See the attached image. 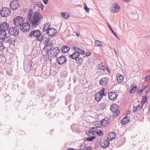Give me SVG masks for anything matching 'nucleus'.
<instances>
[{
  "mask_svg": "<svg viewBox=\"0 0 150 150\" xmlns=\"http://www.w3.org/2000/svg\"><path fill=\"white\" fill-rule=\"evenodd\" d=\"M33 14L32 9H30L27 20L28 22H30L33 26L36 27L39 25L43 17L42 15L38 12L35 13L33 16Z\"/></svg>",
  "mask_w": 150,
  "mask_h": 150,
  "instance_id": "f257e3e1",
  "label": "nucleus"
},
{
  "mask_svg": "<svg viewBox=\"0 0 150 150\" xmlns=\"http://www.w3.org/2000/svg\"><path fill=\"white\" fill-rule=\"evenodd\" d=\"M30 37L33 36L37 38V40L41 42L44 40L45 38L43 35L41 34L39 30H33L31 31L29 35Z\"/></svg>",
  "mask_w": 150,
  "mask_h": 150,
  "instance_id": "f03ea898",
  "label": "nucleus"
},
{
  "mask_svg": "<svg viewBox=\"0 0 150 150\" xmlns=\"http://www.w3.org/2000/svg\"><path fill=\"white\" fill-rule=\"evenodd\" d=\"M45 45L44 48V50L46 52H48L53 46V42L49 38H45Z\"/></svg>",
  "mask_w": 150,
  "mask_h": 150,
  "instance_id": "7ed1b4c3",
  "label": "nucleus"
},
{
  "mask_svg": "<svg viewBox=\"0 0 150 150\" xmlns=\"http://www.w3.org/2000/svg\"><path fill=\"white\" fill-rule=\"evenodd\" d=\"M24 19L23 17L20 16H16L13 21L14 25L16 26H20L23 23Z\"/></svg>",
  "mask_w": 150,
  "mask_h": 150,
  "instance_id": "20e7f679",
  "label": "nucleus"
},
{
  "mask_svg": "<svg viewBox=\"0 0 150 150\" xmlns=\"http://www.w3.org/2000/svg\"><path fill=\"white\" fill-rule=\"evenodd\" d=\"M11 10L8 8H3L1 11V15L2 17H7L11 13Z\"/></svg>",
  "mask_w": 150,
  "mask_h": 150,
  "instance_id": "39448f33",
  "label": "nucleus"
},
{
  "mask_svg": "<svg viewBox=\"0 0 150 150\" xmlns=\"http://www.w3.org/2000/svg\"><path fill=\"white\" fill-rule=\"evenodd\" d=\"M30 29V24L28 22L23 23L20 27V30L24 32L28 31Z\"/></svg>",
  "mask_w": 150,
  "mask_h": 150,
  "instance_id": "423d86ee",
  "label": "nucleus"
},
{
  "mask_svg": "<svg viewBox=\"0 0 150 150\" xmlns=\"http://www.w3.org/2000/svg\"><path fill=\"white\" fill-rule=\"evenodd\" d=\"M8 33L10 35L16 36L18 34L19 30L15 27H11L9 29Z\"/></svg>",
  "mask_w": 150,
  "mask_h": 150,
  "instance_id": "0eeeda50",
  "label": "nucleus"
},
{
  "mask_svg": "<svg viewBox=\"0 0 150 150\" xmlns=\"http://www.w3.org/2000/svg\"><path fill=\"white\" fill-rule=\"evenodd\" d=\"M118 106L116 104H113L110 107V109L115 114L116 116H114L113 115V117H115L116 116L118 115V113L120 112L119 110H117Z\"/></svg>",
  "mask_w": 150,
  "mask_h": 150,
  "instance_id": "6e6552de",
  "label": "nucleus"
},
{
  "mask_svg": "<svg viewBox=\"0 0 150 150\" xmlns=\"http://www.w3.org/2000/svg\"><path fill=\"white\" fill-rule=\"evenodd\" d=\"M18 1L17 0L13 1L10 4V6L12 9L15 10L19 7Z\"/></svg>",
  "mask_w": 150,
  "mask_h": 150,
  "instance_id": "1a4fd4ad",
  "label": "nucleus"
},
{
  "mask_svg": "<svg viewBox=\"0 0 150 150\" xmlns=\"http://www.w3.org/2000/svg\"><path fill=\"white\" fill-rule=\"evenodd\" d=\"M0 28V29L6 31L9 29L10 26L9 24L8 23L6 22H3L1 23Z\"/></svg>",
  "mask_w": 150,
  "mask_h": 150,
  "instance_id": "9d476101",
  "label": "nucleus"
},
{
  "mask_svg": "<svg viewBox=\"0 0 150 150\" xmlns=\"http://www.w3.org/2000/svg\"><path fill=\"white\" fill-rule=\"evenodd\" d=\"M118 96V94L116 92L111 91L108 93L109 98L111 100H113L115 99Z\"/></svg>",
  "mask_w": 150,
  "mask_h": 150,
  "instance_id": "9b49d317",
  "label": "nucleus"
},
{
  "mask_svg": "<svg viewBox=\"0 0 150 150\" xmlns=\"http://www.w3.org/2000/svg\"><path fill=\"white\" fill-rule=\"evenodd\" d=\"M50 51V53L52 55L56 56L59 53L60 49L59 47H54V48H52Z\"/></svg>",
  "mask_w": 150,
  "mask_h": 150,
  "instance_id": "f8f14e48",
  "label": "nucleus"
},
{
  "mask_svg": "<svg viewBox=\"0 0 150 150\" xmlns=\"http://www.w3.org/2000/svg\"><path fill=\"white\" fill-rule=\"evenodd\" d=\"M56 30L53 28H51L47 31V34L49 36L53 37L56 35Z\"/></svg>",
  "mask_w": 150,
  "mask_h": 150,
  "instance_id": "ddd939ff",
  "label": "nucleus"
},
{
  "mask_svg": "<svg viewBox=\"0 0 150 150\" xmlns=\"http://www.w3.org/2000/svg\"><path fill=\"white\" fill-rule=\"evenodd\" d=\"M120 6L117 4L112 5L111 8V11L113 13L118 12L119 11Z\"/></svg>",
  "mask_w": 150,
  "mask_h": 150,
  "instance_id": "4468645a",
  "label": "nucleus"
},
{
  "mask_svg": "<svg viewBox=\"0 0 150 150\" xmlns=\"http://www.w3.org/2000/svg\"><path fill=\"white\" fill-rule=\"evenodd\" d=\"M67 61V58L64 56H61L57 59L58 63L60 64H62L64 63Z\"/></svg>",
  "mask_w": 150,
  "mask_h": 150,
  "instance_id": "2eb2a0df",
  "label": "nucleus"
},
{
  "mask_svg": "<svg viewBox=\"0 0 150 150\" xmlns=\"http://www.w3.org/2000/svg\"><path fill=\"white\" fill-rule=\"evenodd\" d=\"M108 83V79L106 77L102 78L100 80V84L102 86H106Z\"/></svg>",
  "mask_w": 150,
  "mask_h": 150,
  "instance_id": "dca6fc26",
  "label": "nucleus"
},
{
  "mask_svg": "<svg viewBox=\"0 0 150 150\" xmlns=\"http://www.w3.org/2000/svg\"><path fill=\"white\" fill-rule=\"evenodd\" d=\"M7 35L6 33L5 30L0 29V39L3 40L5 39Z\"/></svg>",
  "mask_w": 150,
  "mask_h": 150,
  "instance_id": "f3484780",
  "label": "nucleus"
},
{
  "mask_svg": "<svg viewBox=\"0 0 150 150\" xmlns=\"http://www.w3.org/2000/svg\"><path fill=\"white\" fill-rule=\"evenodd\" d=\"M110 144V142L108 140H106L104 141L100 144V146L103 148H106L108 147Z\"/></svg>",
  "mask_w": 150,
  "mask_h": 150,
  "instance_id": "a211bd4d",
  "label": "nucleus"
},
{
  "mask_svg": "<svg viewBox=\"0 0 150 150\" xmlns=\"http://www.w3.org/2000/svg\"><path fill=\"white\" fill-rule=\"evenodd\" d=\"M116 136V134L114 132H110L108 134V136L107 138L109 140H111L115 138Z\"/></svg>",
  "mask_w": 150,
  "mask_h": 150,
  "instance_id": "6ab92c4d",
  "label": "nucleus"
},
{
  "mask_svg": "<svg viewBox=\"0 0 150 150\" xmlns=\"http://www.w3.org/2000/svg\"><path fill=\"white\" fill-rule=\"evenodd\" d=\"M129 117L127 116L124 117L121 120V122L123 125H126L128 123L129 121Z\"/></svg>",
  "mask_w": 150,
  "mask_h": 150,
  "instance_id": "aec40b11",
  "label": "nucleus"
},
{
  "mask_svg": "<svg viewBox=\"0 0 150 150\" xmlns=\"http://www.w3.org/2000/svg\"><path fill=\"white\" fill-rule=\"evenodd\" d=\"M109 119L108 118H105L103 120L101 121V124L103 125V126H106L109 123Z\"/></svg>",
  "mask_w": 150,
  "mask_h": 150,
  "instance_id": "412c9836",
  "label": "nucleus"
},
{
  "mask_svg": "<svg viewBox=\"0 0 150 150\" xmlns=\"http://www.w3.org/2000/svg\"><path fill=\"white\" fill-rule=\"evenodd\" d=\"M79 56V53L78 52H74L72 54H71L70 56V57L72 59H76Z\"/></svg>",
  "mask_w": 150,
  "mask_h": 150,
  "instance_id": "4be33fe9",
  "label": "nucleus"
},
{
  "mask_svg": "<svg viewBox=\"0 0 150 150\" xmlns=\"http://www.w3.org/2000/svg\"><path fill=\"white\" fill-rule=\"evenodd\" d=\"M102 97V95L100 93H96L95 95V99L96 101H99Z\"/></svg>",
  "mask_w": 150,
  "mask_h": 150,
  "instance_id": "5701e85b",
  "label": "nucleus"
},
{
  "mask_svg": "<svg viewBox=\"0 0 150 150\" xmlns=\"http://www.w3.org/2000/svg\"><path fill=\"white\" fill-rule=\"evenodd\" d=\"M69 50V47L67 46H64L62 47L61 48V51L63 53L67 52Z\"/></svg>",
  "mask_w": 150,
  "mask_h": 150,
  "instance_id": "b1692460",
  "label": "nucleus"
},
{
  "mask_svg": "<svg viewBox=\"0 0 150 150\" xmlns=\"http://www.w3.org/2000/svg\"><path fill=\"white\" fill-rule=\"evenodd\" d=\"M123 79V77L122 75L120 74H117V80L118 82L121 83L122 82Z\"/></svg>",
  "mask_w": 150,
  "mask_h": 150,
  "instance_id": "393cba45",
  "label": "nucleus"
},
{
  "mask_svg": "<svg viewBox=\"0 0 150 150\" xmlns=\"http://www.w3.org/2000/svg\"><path fill=\"white\" fill-rule=\"evenodd\" d=\"M50 25L49 23H46L44 25V27L43 28V31H48V30L50 29Z\"/></svg>",
  "mask_w": 150,
  "mask_h": 150,
  "instance_id": "a878e982",
  "label": "nucleus"
},
{
  "mask_svg": "<svg viewBox=\"0 0 150 150\" xmlns=\"http://www.w3.org/2000/svg\"><path fill=\"white\" fill-rule=\"evenodd\" d=\"M34 4L35 6H37L38 7L40 8L42 11L43 10V5L42 3L40 2H34Z\"/></svg>",
  "mask_w": 150,
  "mask_h": 150,
  "instance_id": "bb28decb",
  "label": "nucleus"
},
{
  "mask_svg": "<svg viewBox=\"0 0 150 150\" xmlns=\"http://www.w3.org/2000/svg\"><path fill=\"white\" fill-rule=\"evenodd\" d=\"M52 55L51 53L50 54L49 53H47L45 56V57L46 58V61H48L51 60L52 59Z\"/></svg>",
  "mask_w": 150,
  "mask_h": 150,
  "instance_id": "cd10ccee",
  "label": "nucleus"
},
{
  "mask_svg": "<svg viewBox=\"0 0 150 150\" xmlns=\"http://www.w3.org/2000/svg\"><path fill=\"white\" fill-rule=\"evenodd\" d=\"M93 130V129L91 128L89 129L87 135L89 136H91V135L94 134L95 133Z\"/></svg>",
  "mask_w": 150,
  "mask_h": 150,
  "instance_id": "c85d7f7f",
  "label": "nucleus"
},
{
  "mask_svg": "<svg viewBox=\"0 0 150 150\" xmlns=\"http://www.w3.org/2000/svg\"><path fill=\"white\" fill-rule=\"evenodd\" d=\"M147 100V97L146 96H145L143 99H142L141 101V103L142 104V106L141 108H142V106H143L144 104L146 102Z\"/></svg>",
  "mask_w": 150,
  "mask_h": 150,
  "instance_id": "c756f323",
  "label": "nucleus"
},
{
  "mask_svg": "<svg viewBox=\"0 0 150 150\" xmlns=\"http://www.w3.org/2000/svg\"><path fill=\"white\" fill-rule=\"evenodd\" d=\"M61 15L65 19L68 18L69 17V15H67L66 13H61Z\"/></svg>",
  "mask_w": 150,
  "mask_h": 150,
  "instance_id": "7c9ffc66",
  "label": "nucleus"
},
{
  "mask_svg": "<svg viewBox=\"0 0 150 150\" xmlns=\"http://www.w3.org/2000/svg\"><path fill=\"white\" fill-rule=\"evenodd\" d=\"M95 43L96 46H102L101 42L98 40H96Z\"/></svg>",
  "mask_w": 150,
  "mask_h": 150,
  "instance_id": "2f4dec72",
  "label": "nucleus"
},
{
  "mask_svg": "<svg viewBox=\"0 0 150 150\" xmlns=\"http://www.w3.org/2000/svg\"><path fill=\"white\" fill-rule=\"evenodd\" d=\"M140 107V105H137L135 107L134 106L133 107V112H136Z\"/></svg>",
  "mask_w": 150,
  "mask_h": 150,
  "instance_id": "473e14b6",
  "label": "nucleus"
},
{
  "mask_svg": "<svg viewBox=\"0 0 150 150\" xmlns=\"http://www.w3.org/2000/svg\"><path fill=\"white\" fill-rule=\"evenodd\" d=\"M83 7L84 8L86 12L87 13H89V9L85 3H83Z\"/></svg>",
  "mask_w": 150,
  "mask_h": 150,
  "instance_id": "72a5a7b5",
  "label": "nucleus"
},
{
  "mask_svg": "<svg viewBox=\"0 0 150 150\" xmlns=\"http://www.w3.org/2000/svg\"><path fill=\"white\" fill-rule=\"evenodd\" d=\"M131 90L130 91V92H131V91H135L136 89L137 88V87L136 85H134V84H133L131 85Z\"/></svg>",
  "mask_w": 150,
  "mask_h": 150,
  "instance_id": "f704fd0d",
  "label": "nucleus"
},
{
  "mask_svg": "<svg viewBox=\"0 0 150 150\" xmlns=\"http://www.w3.org/2000/svg\"><path fill=\"white\" fill-rule=\"evenodd\" d=\"M95 136H92L89 137H88L86 138V140L89 142H91L95 138Z\"/></svg>",
  "mask_w": 150,
  "mask_h": 150,
  "instance_id": "c9c22d12",
  "label": "nucleus"
},
{
  "mask_svg": "<svg viewBox=\"0 0 150 150\" xmlns=\"http://www.w3.org/2000/svg\"><path fill=\"white\" fill-rule=\"evenodd\" d=\"M108 24V26L109 27V28H110V30H111L112 32L113 33V34H114V35L116 37V38H118V36L116 34V33L114 32V31L112 29V28H111V27L110 26V25L109 24Z\"/></svg>",
  "mask_w": 150,
  "mask_h": 150,
  "instance_id": "e433bc0d",
  "label": "nucleus"
},
{
  "mask_svg": "<svg viewBox=\"0 0 150 150\" xmlns=\"http://www.w3.org/2000/svg\"><path fill=\"white\" fill-rule=\"evenodd\" d=\"M149 86L146 85L145 86L144 88H143V89H142L141 90H138L137 91V93L138 94H140L141 92L144 90V89H146V88H147V87H148Z\"/></svg>",
  "mask_w": 150,
  "mask_h": 150,
  "instance_id": "4c0bfd02",
  "label": "nucleus"
},
{
  "mask_svg": "<svg viewBox=\"0 0 150 150\" xmlns=\"http://www.w3.org/2000/svg\"><path fill=\"white\" fill-rule=\"evenodd\" d=\"M96 133L98 135L100 136H101L103 135V132L100 130H99L97 132H96Z\"/></svg>",
  "mask_w": 150,
  "mask_h": 150,
  "instance_id": "58836bf2",
  "label": "nucleus"
},
{
  "mask_svg": "<svg viewBox=\"0 0 150 150\" xmlns=\"http://www.w3.org/2000/svg\"><path fill=\"white\" fill-rule=\"evenodd\" d=\"M78 53H79V54L80 53H81V54L83 55L85 53V51L83 50H82L80 49L79 50H78Z\"/></svg>",
  "mask_w": 150,
  "mask_h": 150,
  "instance_id": "ea45409f",
  "label": "nucleus"
},
{
  "mask_svg": "<svg viewBox=\"0 0 150 150\" xmlns=\"http://www.w3.org/2000/svg\"><path fill=\"white\" fill-rule=\"evenodd\" d=\"M98 69L100 70H104V67L102 65H100V64H98L97 66Z\"/></svg>",
  "mask_w": 150,
  "mask_h": 150,
  "instance_id": "a19ab883",
  "label": "nucleus"
},
{
  "mask_svg": "<svg viewBox=\"0 0 150 150\" xmlns=\"http://www.w3.org/2000/svg\"><path fill=\"white\" fill-rule=\"evenodd\" d=\"M4 49V47L3 44H0V51L1 52L3 51Z\"/></svg>",
  "mask_w": 150,
  "mask_h": 150,
  "instance_id": "79ce46f5",
  "label": "nucleus"
},
{
  "mask_svg": "<svg viewBox=\"0 0 150 150\" xmlns=\"http://www.w3.org/2000/svg\"><path fill=\"white\" fill-rule=\"evenodd\" d=\"M72 49L73 50L76 51V52H78V50H79V48L76 46H73L72 47Z\"/></svg>",
  "mask_w": 150,
  "mask_h": 150,
  "instance_id": "37998d69",
  "label": "nucleus"
},
{
  "mask_svg": "<svg viewBox=\"0 0 150 150\" xmlns=\"http://www.w3.org/2000/svg\"><path fill=\"white\" fill-rule=\"evenodd\" d=\"M91 128L92 129H93V130L94 132V133H96V132H97V130L98 128L97 127H91Z\"/></svg>",
  "mask_w": 150,
  "mask_h": 150,
  "instance_id": "c03bdc74",
  "label": "nucleus"
},
{
  "mask_svg": "<svg viewBox=\"0 0 150 150\" xmlns=\"http://www.w3.org/2000/svg\"><path fill=\"white\" fill-rule=\"evenodd\" d=\"M82 61L83 59L82 58H78V62L79 63V64H81L82 62Z\"/></svg>",
  "mask_w": 150,
  "mask_h": 150,
  "instance_id": "a18cd8bd",
  "label": "nucleus"
},
{
  "mask_svg": "<svg viewBox=\"0 0 150 150\" xmlns=\"http://www.w3.org/2000/svg\"><path fill=\"white\" fill-rule=\"evenodd\" d=\"M148 86L149 87H147V88H146L147 89V90L145 92L146 94L148 93L150 90V86L149 85Z\"/></svg>",
  "mask_w": 150,
  "mask_h": 150,
  "instance_id": "49530a36",
  "label": "nucleus"
},
{
  "mask_svg": "<svg viewBox=\"0 0 150 150\" xmlns=\"http://www.w3.org/2000/svg\"><path fill=\"white\" fill-rule=\"evenodd\" d=\"M150 79V76H148L146 77L144 79L145 81H147L148 80Z\"/></svg>",
  "mask_w": 150,
  "mask_h": 150,
  "instance_id": "de8ad7c7",
  "label": "nucleus"
},
{
  "mask_svg": "<svg viewBox=\"0 0 150 150\" xmlns=\"http://www.w3.org/2000/svg\"><path fill=\"white\" fill-rule=\"evenodd\" d=\"M85 148V146L83 145H80V150H83Z\"/></svg>",
  "mask_w": 150,
  "mask_h": 150,
  "instance_id": "09e8293b",
  "label": "nucleus"
},
{
  "mask_svg": "<svg viewBox=\"0 0 150 150\" xmlns=\"http://www.w3.org/2000/svg\"><path fill=\"white\" fill-rule=\"evenodd\" d=\"M4 39L6 41H8L10 40V38L9 37H7L6 38V37L5 39Z\"/></svg>",
  "mask_w": 150,
  "mask_h": 150,
  "instance_id": "8fccbe9b",
  "label": "nucleus"
},
{
  "mask_svg": "<svg viewBox=\"0 0 150 150\" xmlns=\"http://www.w3.org/2000/svg\"><path fill=\"white\" fill-rule=\"evenodd\" d=\"M42 1L45 4H47L48 3V0H42Z\"/></svg>",
  "mask_w": 150,
  "mask_h": 150,
  "instance_id": "3c124183",
  "label": "nucleus"
},
{
  "mask_svg": "<svg viewBox=\"0 0 150 150\" xmlns=\"http://www.w3.org/2000/svg\"><path fill=\"white\" fill-rule=\"evenodd\" d=\"M102 126H103V125H102V124H101V123L100 122V123L98 124L96 127H97V128H100Z\"/></svg>",
  "mask_w": 150,
  "mask_h": 150,
  "instance_id": "603ef678",
  "label": "nucleus"
},
{
  "mask_svg": "<svg viewBox=\"0 0 150 150\" xmlns=\"http://www.w3.org/2000/svg\"><path fill=\"white\" fill-rule=\"evenodd\" d=\"M105 90V89L104 88H103L101 90V92L102 93L103 95H104V92Z\"/></svg>",
  "mask_w": 150,
  "mask_h": 150,
  "instance_id": "864d4df0",
  "label": "nucleus"
},
{
  "mask_svg": "<svg viewBox=\"0 0 150 150\" xmlns=\"http://www.w3.org/2000/svg\"><path fill=\"white\" fill-rule=\"evenodd\" d=\"M114 50L116 56H118L119 55L118 52L115 50Z\"/></svg>",
  "mask_w": 150,
  "mask_h": 150,
  "instance_id": "5fc2aeb1",
  "label": "nucleus"
},
{
  "mask_svg": "<svg viewBox=\"0 0 150 150\" xmlns=\"http://www.w3.org/2000/svg\"><path fill=\"white\" fill-rule=\"evenodd\" d=\"M123 2H129L130 0H122Z\"/></svg>",
  "mask_w": 150,
  "mask_h": 150,
  "instance_id": "6e6d98bb",
  "label": "nucleus"
},
{
  "mask_svg": "<svg viewBox=\"0 0 150 150\" xmlns=\"http://www.w3.org/2000/svg\"><path fill=\"white\" fill-rule=\"evenodd\" d=\"M90 52H87L86 53V55L87 56H89L90 54Z\"/></svg>",
  "mask_w": 150,
  "mask_h": 150,
  "instance_id": "4d7b16f0",
  "label": "nucleus"
},
{
  "mask_svg": "<svg viewBox=\"0 0 150 150\" xmlns=\"http://www.w3.org/2000/svg\"><path fill=\"white\" fill-rule=\"evenodd\" d=\"M90 147H87L86 148V150H90Z\"/></svg>",
  "mask_w": 150,
  "mask_h": 150,
  "instance_id": "13d9d810",
  "label": "nucleus"
},
{
  "mask_svg": "<svg viewBox=\"0 0 150 150\" xmlns=\"http://www.w3.org/2000/svg\"><path fill=\"white\" fill-rule=\"evenodd\" d=\"M76 35L78 36H79V35L77 33H76Z\"/></svg>",
  "mask_w": 150,
  "mask_h": 150,
  "instance_id": "bf43d9fd",
  "label": "nucleus"
},
{
  "mask_svg": "<svg viewBox=\"0 0 150 150\" xmlns=\"http://www.w3.org/2000/svg\"><path fill=\"white\" fill-rule=\"evenodd\" d=\"M67 150H74L71 148H70L69 149H68Z\"/></svg>",
  "mask_w": 150,
  "mask_h": 150,
  "instance_id": "052dcab7",
  "label": "nucleus"
},
{
  "mask_svg": "<svg viewBox=\"0 0 150 150\" xmlns=\"http://www.w3.org/2000/svg\"><path fill=\"white\" fill-rule=\"evenodd\" d=\"M108 69V71H109V72H110L109 69Z\"/></svg>",
  "mask_w": 150,
  "mask_h": 150,
  "instance_id": "680f3d73",
  "label": "nucleus"
},
{
  "mask_svg": "<svg viewBox=\"0 0 150 150\" xmlns=\"http://www.w3.org/2000/svg\"><path fill=\"white\" fill-rule=\"evenodd\" d=\"M117 38L119 40H120V39H119V38H118H118Z\"/></svg>",
  "mask_w": 150,
  "mask_h": 150,
  "instance_id": "e2e57ef3",
  "label": "nucleus"
},
{
  "mask_svg": "<svg viewBox=\"0 0 150 150\" xmlns=\"http://www.w3.org/2000/svg\"><path fill=\"white\" fill-rule=\"evenodd\" d=\"M0 14H1V10H0Z\"/></svg>",
  "mask_w": 150,
  "mask_h": 150,
  "instance_id": "0e129e2a",
  "label": "nucleus"
},
{
  "mask_svg": "<svg viewBox=\"0 0 150 150\" xmlns=\"http://www.w3.org/2000/svg\"><path fill=\"white\" fill-rule=\"evenodd\" d=\"M149 110H150V108L149 109Z\"/></svg>",
  "mask_w": 150,
  "mask_h": 150,
  "instance_id": "69168bd1",
  "label": "nucleus"
}]
</instances>
